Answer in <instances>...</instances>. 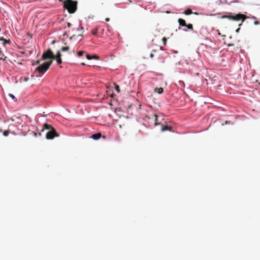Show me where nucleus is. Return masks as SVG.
<instances>
[{
	"instance_id": "f257e3e1",
	"label": "nucleus",
	"mask_w": 260,
	"mask_h": 260,
	"mask_svg": "<svg viewBox=\"0 0 260 260\" xmlns=\"http://www.w3.org/2000/svg\"><path fill=\"white\" fill-rule=\"evenodd\" d=\"M44 128L49 130L46 135L47 139H53L54 137H58L59 136L55 129L50 124L45 123L44 124Z\"/></svg>"
},
{
	"instance_id": "f03ea898",
	"label": "nucleus",
	"mask_w": 260,
	"mask_h": 260,
	"mask_svg": "<svg viewBox=\"0 0 260 260\" xmlns=\"http://www.w3.org/2000/svg\"><path fill=\"white\" fill-rule=\"evenodd\" d=\"M77 3L72 0H66L64 2L63 7L70 13H74L77 10Z\"/></svg>"
},
{
	"instance_id": "7ed1b4c3",
	"label": "nucleus",
	"mask_w": 260,
	"mask_h": 260,
	"mask_svg": "<svg viewBox=\"0 0 260 260\" xmlns=\"http://www.w3.org/2000/svg\"><path fill=\"white\" fill-rule=\"evenodd\" d=\"M52 63V60H50L49 61H46L44 62L42 64L38 66L36 69V71H38L39 73L41 74H44L48 69L50 68V66Z\"/></svg>"
},
{
	"instance_id": "20e7f679",
	"label": "nucleus",
	"mask_w": 260,
	"mask_h": 260,
	"mask_svg": "<svg viewBox=\"0 0 260 260\" xmlns=\"http://www.w3.org/2000/svg\"><path fill=\"white\" fill-rule=\"evenodd\" d=\"M222 18H228L229 19L234 21H239L240 20H242V21H244L245 19L246 18V16L242 14H238L235 16L224 15L222 16Z\"/></svg>"
},
{
	"instance_id": "39448f33",
	"label": "nucleus",
	"mask_w": 260,
	"mask_h": 260,
	"mask_svg": "<svg viewBox=\"0 0 260 260\" xmlns=\"http://www.w3.org/2000/svg\"><path fill=\"white\" fill-rule=\"evenodd\" d=\"M54 58V55L50 49H48L46 52H44L42 56V60H47L48 59H53Z\"/></svg>"
},
{
	"instance_id": "423d86ee",
	"label": "nucleus",
	"mask_w": 260,
	"mask_h": 260,
	"mask_svg": "<svg viewBox=\"0 0 260 260\" xmlns=\"http://www.w3.org/2000/svg\"><path fill=\"white\" fill-rule=\"evenodd\" d=\"M161 131L164 132L166 131H169L170 132H172V127L171 126L168 125H162L161 128Z\"/></svg>"
},
{
	"instance_id": "0eeeda50",
	"label": "nucleus",
	"mask_w": 260,
	"mask_h": 260,
	"mask_svg": "<svg viewBox=\"0 0 260 260\" xmlns=\"http://www.w3.org/2000/svg\"><path fill=\"white\" fill-rule=\"evenodd\" d=\"M102 136V135L101 133H96V134H93L92 136H91V138L94 139V140H98Z\"/></svg>"
},
{
	"instance_id": "6e6552de",
	"label": "nucleus",
	"mask_w": 260,
	"mask_h": 260,
	"mask_svg": "<svg viewBox=\"0 0 260 260\" xmlns=\"http://www.w3.org/2000/svg\"><path fill=\"white\" fill-rule=\"evenodd\" d=\"M178 22L179 25L182 26H185V25H186L185 21L183 19H181V18L178 19Z\"/></svg>"
},
{
	"instance_id": "1a4fd4ad",
	"label": "nucleus",
	"mask_w": 260,
	"mask_h": 260,
	"mask_svg": "<svg viewBox=\"0 0 260 260\" xmlns=\"http://www.w3.org/2000/svg\"><path fill=\"white\" fill-rule=\"evenodd\" d=\"M154 91H155V92H157L159 94H161L163 92L164 89L162 87H159V88L156 87L155 88Z\"/></svg>"
},
{
	"instance_id": "9d476101",
	"label": "nucleus",
	"mask_w": 260,
	"mask_h": 260,
	"mask_svg": "<svg viewBox=\"0 0 260 260\" xmlns=\"http://www.w3.org/2000/svg\"><path fill=\"white\" fill-rule=\"evenodd\" d=\"M153 116L155 117V125H157L158 124H159L160 122L159 121L158 119V116L156 114H154Z\"/></svg>"
},
{
	"instance_id": "9b49d317",
	"label": "nucleus",
	"mask_w": 260,
	"mask_h": 260,
	"mask_svg": "<svg viewBox=\"0 0 260 260\" xmlns=\"http://www.w3.org/2000/svg\"><path fill=\"white\" fill-rule=\"evenodd\" d=\"M185 15H190L192 13V11L190 9H186L183 13Z\"/></svg>"
},
{
	"instance_id": "f8f14e48",
	"label": "nucleus",
	"mask_w": 260,
	"mask_h": 260,
	"mask_svg": "<svg viewBox=\"0 0 260 260\" xmlns=\"http://www.w3.org/2000/svg\"><path fill=\"white\" fill-rule=\"evenodd\" d=\"M58 64H60L62 63V60L61 57L59 58H55V59Z\"/></svg>"
},
{
	"instance_id": "ddd939ff",
	"label": "nucleus",
	"mask_w": 260,
	"mask_h": 260,
	"mask_svg": "<svg viewBox=\"0 0 260 260\" xmlns=\"http://www.w3.org/2000/svg\"><path fill=\"white\" fill-rule=\"evenodd\" d=\"M69 49H70V48L68 46L62 47L61 48V51H66L69 50Z\"/></svg>"
},
{
	"instance_id": "4468645a",
	"label": "nucleus",
	"mask_w": 260,
	"mask_h": 260,
	"mask_svg": "<svg viewBox=\"0 0 260 260\" xmlns=\"http://www.w3.org/2000/svg\"><path fill=\"white\" fill-rule=\"evenodd\" d=\"M61 54L60 52L59 51H58L57 52V54L56 55H54V58H53V59H55V58H59V57H61Z\"/></svg>"
},
{
	"instance_id": "2eb2a0df",
	"label": "nucleus",
	"mask_w": 260,
	"mask_h": 260,
	"mask_svg": "<svg viewBox=\"0 0 260 260\" xmlns=\"http://www.w3.org/2000/svg\"><path fill=\"white\" fill-rule=\"evenodd\" d=\"M185 26L186 27H187L188 29H189L190 30H193V26H192V25L191 24H186V25H185Z\"/></svg>"
},
{
	"instance_id": "dca6fc26",
	"label": "nucleus",
	"mask_w": 260,
	"mask_h": 260,
	"mask_svg": "<svg viewBox=\"0 0 260 260\" xmlns=\"http://www.w3.org/2000/svg\"><path fill=\"white\" fill-rule=\"evenodd\" d=\"M98 28H95L92 30V34L93 35H96L98 33Z\"/></svg>"
},
{
	"instance_id": "f3484780",
	"label": "nucleus",
	"mask_w": 260,
	"mask_h": 260,
	"mask_svg": "<svg viewBox=\"0 0 260 260\" xmlns=\"http://www.w3.org/2000/svg\"><path fill=\"white\" fill-rule=\"evenodd\" d=\"M4 57V55L2 53V51L0 50V59L1 60H5L6 57Z\"/></svg>"
},
{
	"instance_id": "a211bd4d",
	"label": "nucleus",
	"mask_w": 260,
	"mask_h": 260,
	"mask_svg": "<svg viewBox=\"0 0 260 260\" xmlns=\"http://www.w3.org/2000/svg\"><path fill=\"white\" fill-rule=\"evenodd\" d=\"M40 62V60H37L36 61H33V62L32 63V66H35V65H37V64H39Z\"/></svg>"
},
{
	"instance_id": "6ab92c4d",
	"label": "nucleus",
	"mask_w": 260,
	"mask_h": 260,
	"mask_svg": "<svg viewBox=\"0 0 260 260\" xmlns=\"http://www.w3.org/2000/svg\"><path fill=\"white\" fill-rule=\"evenodd\" d=\"M84 52L83 51H79L77 53V55L79 57H80L83 55Z\"/></svg>"
},
{
	"instance_id": "aec40b11",
	"label": "nucleus",
	"mask_w": 260,
	"mask_h": 260,
	"mask_svg": "<svg viewBox=\"0 0 260 260\" xmlns=\"http://www.w3.org/2000/svg\"><path fill=\"white\" fill-rule=\"evenodd\" d=\"M10 133L9 131H5L3 133V135L5 136H8Z\"/></svg>"
},
{
	"instance_id": "412c9836",
	"label": "nucleus",
	"mask_w": 260,
	"mask_h": 260,
	"mask_svg": "<svg viewBox=\"0 0 260 260\" xmlns=\"http://www.w3.org/2000/svg\"><path fill=\"white\" fill-rule=\"evenodd\" d=\"M115 90L118 92H120V88H119V86L117 85V84H115Z\"/></svg>"
},
{
	"instance_id": "4be33fe9",
	"label": "nucleus",
	"mask_w": 260,
	"mask_h": 260,
	"mask_svg": "<svg viewBox=\"0 0 260 260\" xmlns=\"http://www.w3.org/2000/svg\"><path fill=\"white\" fill-rule=\"evenodd\" d=\"M162 41H163L164 45L165 46L166 45L167 39L165 37H164L162 38Z\"/></svg>"
},
{
	"instance_id": "5701e85b",
	"label": "nucleus",
	"mask_w": 260,
	"mask_h": 260,
	"mask_svg": "<svg viewBox=\"0 0 260 260\" xmlns=\"http://www.w3.org/2000/svg\"><path fill=\"white\" fill-rule=\"evenodd\" d=\"M86 58H87V59L90 60V59H92V56H91L89 54H87L86 55Z\"/></svg>"
},
{
	"instance_id": "b1692460",
	"label": "nucleus",
	"mask_w": 260,
	"mask_h": 260,
	"mask_svg": "<svg viewBox=\"0 0 260 260\" xmlns=\"http://www.w3.org/2000/svg\"><path fill=\"white\" fill-rule=\"evenodd\" d=\"M0 40L4 41V43L7 42V41L6 39H5L4 38H0Z\"/></svg>"
},
{
	"instance_id": "393cba45",
	"label": "nucleus",
	"mask_w": 260,
	"mask_h": 260,
	"mask_svg": "<svg viewBox=\"0 0 260 260\" xmlns=\"http://www.w3.org/2000/svg\"><path fill=\"white\" fill-rule=\"evenodd\" d=\"M92 59H99V57L97 55H93L92 56Z\"/></svg>"
},
{
	"instance_id": "a878e982",
	"label": "nucleus",
	"mask_w": 260,
	"mask_h": 260,
	"mask_svg": "<svg viewBox=\"0 0 260 260\" xmlns=\"http://www.w3.org/2000/svg\"><path fill=\"white\" fill-rule=\"evenodd\" d=\"M72 24L69 23V22H67V26L68 27H70L71 26Z\"/></svg>"
},
{
	"instance_id": "bb28decb",
	"label": "nucleus",
	"mask_w": 260,
	"mask_h": 260,
	"mask_svg": "<svg viewBox=\"0 0 260 260\" xmlns=\"http://www.w3.org/2000/svg\"><path fill=\"white\" fill-rule=\"evenodd\" d=\"M10 96H11L13 99H14L15 98V97L14 96V95H13V94H9Z\"/></svg>"
},
{
	"instance_id": "cd10ccee",
	"label": "nucleus",
	"mask_w": 260,
	"mask_h": 260,
	"mask_svg": "<svg viewBox=\"0 0 260 260\" xmlns=\"http://www.w3.org/2000/svg\"><path fill=\"white\" fill-rule=\"evenodd\" d=\"M150 56L151 58H152L154 56V54L153 53H151Z\"/></svg>"
},
{
	"instance_id": "c85d7f7f",
	"label": "nucleus",
	"mask_w": 260,
	"mask_h": 260,
	"mask_svg": "<svg viewBox=\"0 0 260 260\" xmlns=\"http://www.w3.org/2000/svg\"><path fill=\"white\" fill-rule=\"evenodd\" d=\"M105 20H106V21H109L110 20V19H109V18H106L105 19Z\"/></svg>"
},
{
	"instance_id": "c756f323",
	"label": "nucleus",
	"mask_w": 260,
	"mask_h": 260,
	"mask_svg": "<svg viewBox=\"0 0 260 260\" xmlns=\"http://www.w3.org/2000/svg\"><path fill=\"white\" fill-rule=\"evenodd\" d=\"M234 45L233 44H229L228 45V46H233Z\"/></svg>"
},
{
	"instance_id": "7c9ffc66",
	"label": "nucleus",
	"mask_w": 260,
	"mask_h": 260,
	"mask_svg": "<svg viewBox=\"0 0 260 260\" xmlns=\"http://www.w3.org/2000/svg\"><path fill=\"white\" fill-rule=\"evenodd\" d=\"M258 21H255V22H254V24H258Z\"/></svg>"
},
{
	"instance_id": "2f4dec72",
	"label": "nucleus",
	"mask_w": 260,
	"mask_h": 260,
	"mask_svg": "<svg viewBox=\"0 0 260 260\" xmlns=\"http://www.w3.org/2000/svg\"><path fill=\"white\" fill-rule=\"evenodd\" d=\"M81 64H82V65H85V63H83H83H82Z\"/></svg>"
}]
</instances>
